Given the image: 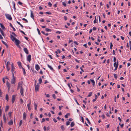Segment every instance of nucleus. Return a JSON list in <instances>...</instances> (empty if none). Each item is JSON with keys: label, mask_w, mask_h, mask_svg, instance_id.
I'll return each mask as SVG.
<instances>
[{"label": "nucleus", "mask_w": 131, "mask_h": 131, "mask_svg": "<svg viewBox=\"0 0 131 131\" xmlns=\"http://www.w3.org/2000/svg\"><path fill=\"white\" fill-rule=\"evenodd\" d=\"M22 83L19 82L18 84V88L19 87H20V93H21V95L22 96H24L23 94V91H24V89L23 88L22 86Z\"/></svg>", "instance_id": "1"}, {"label": "nucleus", "mask_w": 131, "mask_h": 131, "mask_svg": "<svg viewBox=\"0 0 131 131\" xmlns=\"http://www.w3.org/2000/svg\"><path fill=\"white\" fill-rule=\"evenodd\" d=\"M5 15L6 17V18L8 20H12V18L10 15L7 14H5Z\"/></svg>", "instance_id": "2"}, {"label": "nucleus", "mask_w": 131, "mask_h": 131, "mask_svg": "<svg viewBox=\"0 0 131 131\" xmlns=\"http://www.w3.org/2000/svg\"><path fill=\"white\" fill-rule=\"evenodd\" d=\"M39 85H38V84L37 83V84L36 85V83H35V91H38L39 90Z\"/></svg>", "instance_id": "3"}, {"label": "nucleus", "mask_w": 131, "mask_h": 131, "mask_svg": "<svg viewBox=\"0 0 131 131\" xmlns=\"http://www.w3.org/2000/svg\"><path fill=\"white\" fill-rule=\"evenodd\" d=\"M15 82V79L14 78V74L13 73V79L11 81V83L12 84H14Z\"/></svg>", "instance_id": "4"}, {"label": "nucleus", "mask_w": 131, "mask_h": 131, "mask_svg": "<svg viewBox=\"0 0 131 131\" xmlns=\"http://www.w3.org/2000/svg\"><path fill=\"white\" fill-rule=\"evenodd\" d=\"M31 56L30 55H29L27 57V60L28 61L30 62L31 60Z\"/></svg>", "instance_id": "5"}, {"label": "nucleus", "mask_w": 131, "mask_h": 131, "mask_svg": "<svg viewBox=\"0 0 131 131\" xmlns=\"http://www.w3.org/2000/svg\"><path fill=\"white\" fill-rule=\"evenodd\" d=\"M6 85L7 87L8 88V91H9V89L10 88V83L8 82V81H7L6 82Z\"/></svg>", "instance_id": "6"}, {"label": "nucleus", "mask_w": 131, "mask_h": 131, "mask_svg": "<svg viewBox=\"0 0 131 131\" xmlns=\"http://www.w3.org/2000/svg\"><path fill=\"white\" fill-rule=\"evenodd\" d=\"M16 96L15 95H13L12 96V103H13L14 102Z\"/></svg>", "instance_id": "7"}, {"label": "nucleus", "mask_w": 131, "mask_h": 131, "mask_svg": "<svg viewBox=\"0 0 131 131\" xmlns=\"http://www.w3.org/2000/svg\"><path fill=\"white\" fill-rule=\"evenodd\" d=\"M15 41L16 42V45H19L21 43L20 41L19 40H18L17 39H16Z\"/></svg>", "instance_id": "8"}, {"label": "nucleus", "mask_w": 131, "mask_h": 131, "mask_svg": "<svg viewBox=\"0 0 131 131\" xmlns=\"http://www.w3.org/2000/svg\"><path fill=\"white\" fill-rule=\"evenodd\" d=\"M10 37L12 40L13 41H15V40H16V39H17L15 37H14L12 35H10Z\"/></svg>", "instance_id": "9"}, {"label": "nucleus", "mask_w": 131, "mask_h": 131, "mask_svg": "<svg viewBox=\"0 0 131 131\" xmlns=\"http://www.w3.org/2000/svg\"><path fill=\"white\" fill-rule=\"evenodd\" d=\"M12 66V69H11V71L12 73V74H13V72L14 71V69H15V68L14 67L13 64V63H12L11 65Z\"/></svg>", "instance_id": "10"}, {"label": "nucleus", "mask_w": 131, "mask_h": 131, "mask_svg": "<svg viewBox=\"0 0 131 131\" xmlns=\"http://www.w3.org/2000/svg\"><path fill=\"white\" fill-rule=\"evenodd\" d=\"M24 50L26 53L27 54H28V51L27 48H24Z\"/></svg>", "instance_id": "11"}, {"label": "nucleus", "mask_w": 131, "mask_h": 131, "mask_svg": "<svg viewBox=\"0 0 131 131\" xmlns=\"http://www.w3.org/2000/svg\"><path fill=\"white\" fill-rule=\"evenodd\" d=\"M35 68L37 71H38L40 69V68L39 66L37 64L35 66Z\"/></svg>", "instance_id": "12"}, {"label": "nucleus", "mask_w": 131, "mask_h": 131, "mask_svg": "<svg viewBox=\"0 0 131 131\" xmlns=\"http://www.w3.org/2000/svg\"><path fill=\"white\" fill-rule=\"evenodd\" d=\"M30 16L33 19H34V13L33 11H31V16Z\"/></svg>", "instance_id": "13"}, {"label": "nucleus", "mask_w": 131, "mask_h": 131, "mask_svg": "<svg viewBox=\"0 0 131 131\" xmlns=\"http://www.w3.org/2000/svg\"><path fill=\"white\" fill-rule=\"evenodd\" d=\"M3 118L4 120V122L5 123L6 121V118L5 117V114H4L3 116Z\"/></svg>", "instance_id": "14"}, {"label": "nucleus", "mask_w": 131, "mask_h": 131, "mask_svg": "<svg viewBox=\"0 0 131 131\" xmlns=\"http://www.w3.org/2000/svg\"><path fill=\"white\" fill-rule=\"evenodd\" d=\"M13 121L12 120H11L8 123V124L9 125H12L13 124Z\"/></svg>", "instance_id": "15"}, {"label": "nucleus", "mask_w": 131, "mask_h": 131, "mask_svg": "<svg viewBox=\"0 0 131 131\" xmlns=\"http://www.w3.org/2000/svg\"><path fill=\"white\" fill-rule=\"evenodd\" d=\"M48 67L53 71H54V70L53 69V68L51 66H50L49 64H47Z\"/></svg>", "instance_id": "16"}, {"label": "nucleus", "mask_w": 131, "mask_h": 131, "mask_svg": "<svg viewBox=\"0 0 131 131\" xmlns=\"http://www.w3.org/2000/svg\"><path fill=\"white\" fill-rule=\"evenodd\" d=\"M23 118L24 120L26 119V114L25 112H24L23 114Z\"/></svg>", "instance_id": "17"}, {"label": "nucleus", "mask_w": 131, "mask_h": 131, "mask_svg": "<svg viewBox=\"0 0 131 131\" xmlns=\"http://www.w3.org/2000/svg\"><path fill=\"white\" fill-rule=\"evenodd\" d=\"M118 60H117V63H116V67H115V68L114 70V71H115L117 69V67H118Z\"/></svg>", "instance_id": "18"}, {"label": "nucleus", "mask_w": 131, "mask_h": 131, "mask_svg": "<svg viewBox=\"0 0 131 131\" xmlns=\"http://www.w3.org/2000/svg\"><path fill=\"white\" fill-rule=\"evenodd\" d=\"M30 103L28 104H27L28 108V110L29 111L31 110V108H30Z\"/></svg>", "instance_id": "19"}, {"label": "nucleus", "mask_w": 131, "mask_h": 131, "mask_svg": "<svg viewBox=\"0 0 131 131\" xmlns=\"http://www.w3.org/2000/svg\"><path fill=\"white\" fill-rule=\"evenodd\" d=\"M34 106L35 107V110H37V105L36 103H34Z\"/></svg>", "instance_id": "20"}, {"label": "nucleus", "mask_w": 131, "mask_h": 131, "mask_svg": "<svg viewBox=\"0 0 131 131\" xmlns=\"http://www.w3.org/2000/svg\"><path fill=\"white\" fill-rule=\"evenodd\" d=\"M0 25L1 27L2 28V29L3 30H5V27L4 26L2 23H0Z\"/></svg>", "instance_id": "21"}, {"label": "nucleus", "mask_w": 131, "mask_h": 131, "mask_svg": "<svg viewBox=\"0 0 131 131\" xmlns=\"http://www.w3.org/2000/svg\"><path fill=\"white\" fill-rule=\"evenodd\" d=\"M10 26L13 28V31H16L14 27H13L12 24L11 23H10Z\"/></svg>", "instance_id": "22"}, {"label": "nucleus", "mask_w": 131, "mask_h": 131, "mask_svg": "<svg viewBox=\"0 0 131 131\" xmlns=\"http://www.w3.org/2000/svg\"><path fill=\"white\" fill-rule=\"evenodd\" d=\"M91 82L92 83L93 85L94 86L95 85V82L93 80L91 79Z\"/></svg>", "instance_id": "23"}, {"label": "nucleus", "mask_w": 131, "mask_h": 131, "mask_svg": "<svg viewBox=\"0 0 131 131\" xmlns=\"http://www.w3.org/2000/svg\"><path fill=\"white\" fill-rule=\"evenodd\" d=\"M17 63L19 67L20 68V67H22L21 66V64L20 62H17Z\"/></svg>", "instance_id": "24"}, {"label": "nucleus", "mask_w": 131, "mask_h": 131, "mask_svg": "<svg viewBox=\"0 0 131 131\" xmlns=\"http://www.w3.org/2000/svg\"><path fill=\"white\" fill-rule=\"evenodd\" d=\"M75 124L73 122H72L71 123V127H73L74 125Z\"/></svg>", "instance_id": "25"}, {"label": "nucleus", "mask_w": 131, "mask_h": 131, "mask_svg": "<svg viewBox=\"0 0 131 131\" xmlns=\"http://www.w3.org/2000/svg\"><path fill=\"white\" fill-rule=\"evenodd\" d=\"M2 42L3 43V44H4V45H5L7 47L8 46H7V44L6 42H5L3 40H2Z\"/></svg>", "instance_id": "26"}, {"label": "nucleus", "mask_w": 131, "mask_h": 131, "mask_svg": "<svg viewBox=\"0 0 131 131\" xmlns=\"http://www.w3.org/2000/svg\"><path fill=\"white\" fill-rule=\"evenodd\" d=\"M39 84H41L42 82V80L41 78H40L39 79Z\"/></svg>", "instance_id": "27"}, {"label": "nucleus", "mask_w": 131, "mask_h": 131, "mask_svg": "<svg viewBox=\"0 0 131 131\" xmlns=\"http://www.w3.org/2000/svg\"><path fill=\"white\" fill-rule=\"evenodd\" d=\"M7 101H8V96L7 94H6V95L5 97Z\"/></svg>", "instance_id": "28"}, {"label": "nucleus", "mask_w": 131, "mask_h": 131, "mask_svg": "<svg viewBox=\"0 0 131 131\" xmlns=\"http://www.w3.org/2000/svg\"><path fill=\"white\" fill-rule=\"evenodd\" d=\"M17 23H18V24L19 25H20V26L22 28H23L24 27L23 25H22L18 21H17Z\"/></svg>", "instance_id": "29"}, {"label": "nucleus", "mask_w": 131, "mask_h": 131, "mask_svg": "<svg viewBox=\"0 0 131 131\" xmlns=\"http://www.w3.org/2000/svg\"><path fill=\"white\" fill-rule=\"evenodd\" d=\"M22 68L23 70L24 74V75H25V74H26V72H25V69L24 68H23V67H22Z\"/></svg>", "instance_id": "30"}, {"label": "nucleus", "mask_w": 131, "mask_h": 131, "mask_svg": "<svg viewBox=\"0 0 131 131\" xmlns=\"http://www.w3.org/2000/svg\"><path fill=\"white\" fill-rule=\"evenodd\" d=\"M9 106H6L5 111H6L8 109H9Z\"/></svg>", "instance_id": "31"}, {"label": "nucleus", "mask_w": 131, "mask_h": 131, "mask_svg": "<svg viewBox=\"0 0 131 131\" xmlns=\"http://www.w3.org/2000/svg\"><path fill=\"white\" fill-rule=\"evenodd\" d=\"M61 129H62V130H64L65 129V128L63 125L61 126Z\"/></svg>", "instance_id": "32"}, {"label": "nucleus", "mask_w": 131, "mask_h": 131, "mask_svg": "<svg viewBox=\"0 0 131 131\" xmlns=\"http://www.w3.org/2000/svg\"><path fill=\"white\" fill-rule=\"evenodd\" d=\"M55 52L56 53L58 54V53H60V51L59 49H58L57 51H56Z\"/></svg>", "instance_id": "33"}, {"label": "nucleus", "mask_w": 131, "mask_h": 131, "mask_svg": "<svg viewBox=\"0 0 131 131\" xmlns=\"http://www.w3.org/2000/svg\"><path fill=\"white\" fill-rule=\"evenodd\" d=\"M45 30L47 32L51 30V29L48 28H46L45 29Z\"/></svg>", "instance_id": "34"}, {"label": "nucleus", "mask_w": 131, "mask_h": 131, "mask_svg": "<svg viewBox=\"0 0 131 131\" xmlns=\"http://www.w3.org/2000/svg\"><path fill=\"white\" fill-rule=\"evenodd\" d=\"M13 7H14V10H16V8H15V4L14 2H13Z\"/></svg>", "instance_id": "35"}, {"label": "nucleus", "mask_w": 131, "mask_h": 131, "mask_svg": "<svg viewBox=\"0 0 131 131\" xmlns=\"http://www.w3.org/2000/svg\"><path fill=\"white\" fill-rule=\"evenodd\" d=\"M114 75L115 78L116 79L117 78V77L116 74H114Z\"/></svg>", "instance_id": "36"}, {"label": "nucleus", "mask_w": 131, "mask_h": 131, "mask_svg": "<svg viewBox=\"0 0 131 131\" xmlns=\"http://www.w3.org/2000/svg\"><path fill=\"white\" fill-rule=\"evenodd\" d=\"M62 4L64 5V6L65 7H66V4L65 3V2H63L62 3Z\"/></svg>", "instance_id": "37"}, {"label": "nucleus", "mask_w": 131, "mask_h": 131, "mask_svg": "<svg viewBox=\"0 0 131 131\" xmlns=\"http://www.w3.org/2000/svg\"><path fill=\"white\" fill-rule=\"evenodd\" d=\"M12 113V112H9L8 113V115L10 117H11V115Z\"/></svg>", "instance_id": "38"}, {"label": "nucleus", "mask_w": 131, "mask_h": 131, "mask_svg": "<svg viewBox=\"0 0 131 131\" xmlns=\"http://www.w3.org/2000/svg\"><path fill=\"white\" fill-rule=\"evenodd\" d=\"M85 119L88 121V123L90 124V122L88 118H86Z\"/></svg>", "instance_id": "39"}, {"label": "nucleus", "mask_w": 131, "mask_h": 131, "mask_svg": "<svg viewBox=\"0 0 131 131\" xmlns=\"http://www.w3.org/2000/svg\"><path fill=\"white\" fill-rule=\"evenodd\" d=\"M19 31L21 33L25 35H26V34L23 31L20 30H19Z\"/></svg>", "instance_id": "40"}, {"label": "nucleus", "mask_w": 131, "mask_h": 131, "mask_svg": "<svg viewBox=\"0 0 131 131\" xmlns=\"http://www.w3.org/2000/svg\"><path fill=\"white\" fill-rule=\"evenodd\" d=\"M37 30L38 31V32L39 34V35H40L41 34V33H40V30H39V29H38V28H37Z\"/></svg>", "instance_id": "41"}, {"label": "nucleus", "mask_w": 131, "mask_h": 131, "mask_svg": "<svg viewBox=\"0 0 131 131\" xmlns=\"http://www.w3.org/2000/svg\"><path fill=\"white\" fill-rule=\"evenodd\" d=\"M113 46V44L112 42L110 43V48L111 49H112V47Z\"/></svg>", "instance_id": "42"}, {"label": "nucleus", "mask_w": 131, "mask_h": 131, "mask_svg": "<svg viewBox=\"0 0 131 131\" xmlns=\"http://www.w3.org/2000/svg\"><path fill=\"white\" fill-rule=\"evenodd\" d=\"M74 100L75 101V102H76L77 104H78V105H80L79 104L78 102L77 99H74Z\"/></svg>", "instance_id": "43"}, {"label": "nucleus", "mask_w": 131, "mask_h": 131, "mask_svg": "<svg viewBox=\"0 0 131 131\" xmlns=\"http://www.w3.org/2000/svg\"><path fill=\"white\" fill-rule=\"evenodd\" d=\"M92 94V92H90L89 93V95L88 96V97H90L91 96Z\"/></svg>", "instance_id": "44"}, {"label": "nucleus", "mask_w": 131, "mask_h": 131, "mask_svg": "<svg viewBox=\"0 0 131 131\" xmlns=\"http://www.w3.org/2000/svg\"><path fill=\"white\" fill-rule=\"evenodd\" d=\"M0 32H1V33L2 34V35L3 36H4V32L2 30Z\"/></svg>", "instance_id": "45"}, {"label": "nucleus", "mask_w": 131, "mask_h": 131, "mask_svg": "<svg viewBox=\"0 0 131 131\" xmlns=\"http://www.w3.org/2000/svg\"><path fill=\"white\" fill-rule=\"evenodd\" d=\"M70 122H69V121L67 122H66V125L67 126H68L70 124Z\"/></svg>", "instance_id": "46"}, {"label": "nucleus", "mask_w": 131, "mask_h": 131, "mask_svg": "<svg viewBox=\"0 0 131 131\" xmlns=\"http://www.w3.org/2000/svg\"><path fill=\"white\" fill-rule=\"evenodd\" d=\"M22 20L25 21L26 23H28V21L27 19H25V18H23L22 19Z\"/></svg>", "instance_id": "47"}, {"label": "nucleus", "mask_w": 131, "mask_h": 131, "mask_svg": "<svg viewBox=\"0 0 131 131\" xmlns=\"http://www.w3.org/2000/svg\"><path fill=\"white\" fill-rule=\"evenodd\" d=\"M2 92L1 91V89H0V96H2Z\"/></svg>", "instance_id": "48"}, {"label": "nucleus", "mask_w": 131, "mask_h": 131, "mask_svg": "<svg viewBox=\"0 0 131 131\" xmlns=\"http://www.w3.org/2000/svg\"><path fill=\"white\" fill-rule=\"evenodd\" d=\"M48 5L50 7H51L52 6V4L50 2H49L48 3Z\"/></svg>", "instance_id": "49"}, {"label": "nucleus", "mask_w": 131, "mask_h": 131, "mask_svg": "<svg viewBox=\"0 0 131 131\" xmlns=\"http://www.w3.org/2000/svg\"><path fill=\"white\" fill-rule=\"evenodd\" d=\"M52 97L54 98V99L56 98V96L55 94H53L52 95Z\"/></svg>", "instance_id": "50"}, {"label": "nucleus", "mask_w": 131, "mask_h": 131, "mask_svg": "<svg viewBox=\"0 0 131 131\" xmlns=\"http://www.w3.org/2000/svg\"><path fill=\"white\" fill-rule=\"evenodd\" d=\"M81 120H82V122L83 123H84V118H83V117H81Z\"/></svg>", "instance_id": "51"}, {"label": "nucleus", "mask_w": 131, "mask_h": 131, "mask_svg": "<svg viewBox=\"0 0 131 131\" xmlns=\"http://www.w3.org/2000/svg\"><path fill=\"white\" fill-rule=\"evenodd\" d=\"M2 110L0 109V116H1L2 114Z\"/></svg>", "instance_id": "52"}, {"label": "nucleus", "mask_w": 131, "mask_h": 131, "mask_svg": "<svg viewBox=\"0 0 131 131\" xmlns=\"http://www.w3.org/2000/svg\"><path fill=\"white\" fill-rule=\"evenodd\" d=\"M113 61L114 63L116 62V58L115 57L114 58Z\"/></svg>", "instance_id": "53"}, {"label": "nucleus", "mask_w": 131, "mask_h": 131, "mask_svg": "<svg viewBox=\"0 0 131 131\" xmlns=\"http://www.w3.org/2000/svg\"><path fill=\"white\" fill-rule=\"evenodd\" d=\"M22 120L20 121L19 122V126H20L22 124Z\"/></svg>", "instance_id": "54"}, {"label": "nucleus", "mask_w": 131, "mask_h": 131, "mask_svg": "<svg viewBox=\"0 0 131 131\" xmlns=\"http://www.w3.org/2000/svg\"><path fill=\"white\" fill-rule=\"evenodd\" d=\"M53 120L54 122L56 123L57 122V120L55 118H53Z\"/></svg>", "instance_id": "55"}, {"label": "nucleus", "mask_w": 131, "mask_h": 131, "mask_svg": "<svg viewBox=\"0 0 131 131\" xmlns=\"http://www.w3.org/2000/svg\"><path fill=\"white\" fill-rule=\"evenodd\" d=\"M18 3L19 5H21L23 4V3L22 2H20V1L18 2Z\"/></svg>", "instance_id": "56"}, {"label": "nucleus", "mask_w": 131, "mask_h": 131, "mask_svg": "<svg viewBox=\"0 0 131 131\" xmlns=\"http://www.w3.org/2000/svg\"><path fill=\"white\" fill-rule=\"evenodd\" d=\"M45 121V118H43L42 119V121L41 122V123H42V122Z\"/></svg>", "instance_id": "57"}, {"label": "nucleus", "mask_w": 131, "mask_h": 131, "mask_svg": "<svg viewBox=\"0 0 131 131\" xmlns=\"http://www.w3.org/2000/svg\"><path fill=\"white\" fill-rule=\"evenodd\" d=\"M46 13L47 14H51L50 12H46Z\"/></svg>", "instance_id": "58"}, {"label": "nucleus", "mask_w": 131, "mask_h": 131, "mask_svg": "<svg viewBox=\"0 0 131 131\" xmlns=\"http://www.w3.org/2000/svg\"><path fill=\"white\" fill-rule=\"evenodd\" d=\"M12 34H13L15 36H16V35L13 32H12Z\"/></svg>", "instance_id": "59"}, {"label": "nucleus", "mask_w": 131, "mask_h": 131, "mask_svg": "<svg viewBox=\"0 0 131 131\" xmlns=\"http://www.w3.org/2000/svg\"><path fill=\"white\" fill-rule=\"evenodd\" d=\"M75 60L76 61L79 63H80L79 61L77 59H75Z\"/></svg>", "instance_id": "60"}, {"label": "nucleus", "mask_w": 131, "mask_h": 131, "mask_svg": "<svg viewBox=\"0 0 131 131\" xmlns=\"http://www.w3.org/2000/svg\"><path fill=\"white\" fill-rule=\"evenodd\" d=\"M118 119L119 120V121L120 122H121V121H122V120H121V119L119 117H118Z\"/></svg>", "instance_id": "61"}, {"label": "nucleus", "mask_w": 131, "mask_h": 131, "mask_svg": "<svg viewBox=\"0 0 131 131\" xmlns=\"http://www.w3.org/2000/svg\"><path fill=\"white\" fill-rule=\"evenodd\" d=\"M73 42L74 43L76 44L77 45H78L79 44V43L76 41H74Z\"/></svg>", "instance_id": "62"}, {"label": "nucleus", "mask_w": 131, "mask_h": 131, "mask_svg": "<svg viewBox=\"0 0 131 131\" xmlns=\"http://www.w3.org/2000/svg\"><path fill=\"white\" fill-rule=\"evenodd\" d=\"M6 67H7V70L8 71H9L10 70L9 68V67H8V66H6Z\"/></svg>", "instance_id": "63"}, {"label": "nucleus", "mask_w": 131, "mask_h": 131, "mask_svg": "<svg viewBox=\"0 0 131 131\" xmlns=\"http://www.w3.org/2000/svg\"><path fill=\"white\" fill-rule=\"evenodd\" d=\"M102 117L103 119H104L105 118V115L103 114L102 115Z\"/></svg>", "instance_id": "64"}]
</instances>
